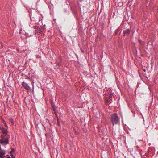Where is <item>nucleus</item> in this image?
Here are the masks:
<instances>
[{
	"instance_id": "1",
	"label": "nucleus",
	"mask_w": 158,
	"mask_h": 158,
	"mask_svg": "<svg viewBox=\"0 0 158 158\" xmlns=\"http://www.w3.org/2000/svg\"><path fill=\"white\" fill-rule=\"evenodd\" d=\"M1 139L0 140V143L3 145H6L9 143V140L10 137L9 135L4 136L2 135L1 136Z\"/></svg>"
},
{
	"instance_id": "2",
	"label": "nucleus",
	"mask_w": 158,
	"mask_h": 158,
	"mask_svg": "<svg viewBox=\"0 0 158 158\" xmlns=\"http://www.w3.org/2000/svg\"><path fill=\"white\" fill-rule=\"evenodd\" d=\"M111 120L113 125L118 124L119 122V119L116 114H114L111 115Z\"/></svg>"
},
{
	"instance_id": "3",
	"label": "nucleus",
	"mask_w": 158,
	"mask_h": 158,
	"mask_svg": "<svg viewBox=\"0 0 158 158\" xmlns=\"http://www.w3.org/2000/svg\"><path fill=\"white\" fill-rule=\"evenodd\" d=\"M22 85L24 88L27 90L30 91L31 90V88L29 86L28 84L26 82H23Z\"/></svg>"
},
{
	"instance_id": "4",
	"label": "nucleus",
	"mask_w": 158,
	"mask_h": 158,
	"mask_svg": "<svg viewBox=\"0 0 158 158\" xmlns=\"http://www.w3.org/2000/svg\"><path fill=\"white\" fill-rule=\"evenodd\" d=\"M6 154V151L4 149L0 150V158H4Z\"/></svg>"
},
{
	"instance_id": "5",
	"label": "nucleus",
	"mask_w": 158,
	"mask_h": 158,
	"mask_svg": "<svg viewBox=\"0 0 158 158\" xmlns=\"http://www.w3.org/2000/svg\"><path fill=\"white\" fill-rule=\"evenodd\" d=\"M1 130L2 132V133L4 134L3 135L4 136H7V135H9L7 133V129H5L3 127H2L1 128Z\"/></svg>"
},
{
	"instance_id": "6",
	"label": "nucleus",
	"mask_w": 158,
	"mask_h": 158,
	"mask_svg": "<svg viewBox=\"0 0 158 158\" xmlns=\"http://www.w3.org/2000/svg\"><path fill=\"white\" fill-rule=\"evenodd\" d=\"M14 149H12V151L11 152L10 154L11 156V157H10L9 155H7L6 156V158H14L13 156V155L12 154V152L13 151H14Z\"/></svg>"
},
{
	"instance_id": "7",
	"label": "nucleus",
	"mask_w": 158,
	"mask_h": 158,
	"mask_svg": "<svg viewBox=\"0 0 158 158\" xmlns=\"http://www.w3.org/2000/svg\"><path fill=\"white\" fill-rule=\"evenodd\" d=\"M130 30L129 29H127L124 31V32L125 35L129 34Z\"/></svg>"
},
{
	"instance_id": "8",
	"label": "nucleus",
	"mask_w": 158,
	"mask_h": 158,
	"mask_svg": "<svg viewBox=\"0 0 158 158\" xmlns=\"http://www.w3.org/2000/svg\"><path fill=\"white\" fill-rule=\"evenodd\" d=\"M10 122H11V123H12V124H14V122H13V119L12 118H11L10 119Z\"/></svg>"
},
{
	"instance_id": "9",
	"label": "nucleus",
	"mask_w": 158,
	"mask_h": 158,
	"mask_svg": "<svg viewBox=\"0 0 158 158\" xmlns=\"http://www.w3.org/2000/svg\"><path fill=\"white\" fill-rule=\"evenodd\" d=\"M4 124H5V126L7 127V128H8V127L7 126V124H6V123L5 122V123H4Z\"/></svg>"
},
{
	"instance_id": "10",
	"label": "nucleus",
	"mask_w": 158,
	"mask_h": 158,
	"mask_svg": "<svg viewBox=\"0 0 158 158\" xmlns=\"http://www.w3.org/2000/svg\"><path fill=\"white\" fill-rule=\"evenodd\" d=\"M35 29H36V28L38 29V26H35Z\"/></svg>"
},
{
	"instance_id": "11",
	"label": "nucleus",
	"mask_w": 158,
	"mask_h": 158,
	"mask_svg": "<svg viewBox=\"0 0 158 158\" xmlns=\"http://www.w3.org/2000/svg\"><path fill=\"white\" fill-rule=\"evenodd\" d=\"M2 149H1V145L0 144V150H2Z\"/></svg>"
},
{
	"instance_id": "12",
	"label": "nucleus",
	"mask_w": 158,
	"mask_h": 158,
	"mask_svg": "<svg viewBox=\"0 0 158 158\" xmlns=\"http://www.w3.org/2000/svg\"><path fill=\"white\" fill-rule=\"evenodd\" d=\"M3 122L4 123H5V120H3Z\"/></svg>"
},
{
	"instance_id": "13",
	"label": "nucleus",
	"mask_w": 158,
	"mask_h": 158,
	"mask_svg": "<svg viewBox=\"0 0 158 158\" xmlns=\"http://www.w3.org/2000/svg\"><path fill=\"white\" fill-rule=\"evenodd\" d=\"M31 35H28V36H31Z\"/></svg>"
}]
</instances>
